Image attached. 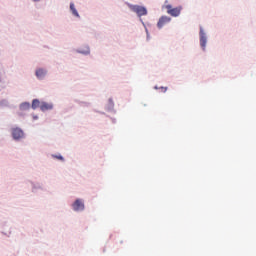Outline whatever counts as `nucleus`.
I'll list each match as a JSON object with an SVG mask.
<instances>
[{"instance_id": "f257e3e1", "label": "nucleus", "mask_w": 256, "mask_h": 256, "mask_svg": "<svg viewBox=\"0 0 256 256\" xmlns=\"http://www.w3.org/2000/svg\"><path fill=\"white\" fill-rule=\"evenodd\" d=\"M128 9L132 11V13H136L137 17L141 20V17H147L149 15V10L143 5L131 4L129 2L126 3Z\"/></svg>"}, {"instance_id": "f03ea898", "label": "nucleus", "mask_w": 256, "mask_h": 256, "mask_svg": "<svg viewBox=\"0 0 256 256\" xmlns=\"http://www.w3.org/2000/svg\"><path fill=\"white\" fill-rule=\"evenodd\" d=\"M10 136L15 143H21V141L26 137L25 131L19 126L10 128Z\"/></svg>"}, {"instance_id": "7ed1b4c3", "label": "nucleus", "mask_w": 256, "mask_h": 256, "mask_svg": "<svg viewBox=\"0 0 256 256\" xmlns=\"http://www.w3.org/2000/svg\"><path fill=\"white\" fill-rule=\"evenodd\" d=\"M71 208L75 213H82V211H85V201L81 198H76L71 204Z\"/></svg>"}, {"instance_id": "20e7f679", "label": "nucleus", "mask_w": 256, "mask_h": 256, "mask_svg": "<svg viewBox=\"0 0 256 256\" xmlns=\"http://www.w3.org/2000/svg\"><path fill=\"white\" fill-rule=\"evenodd\" d=\"M164 7L167 9V13L168 15H171V17H179V15H181V11H183V6L173 8V5L168 4Z\"/></svg>"}, {"instance_id": "39448f33", "label": "nucleus", "mask_w": 256, "mask_h": 256, "mask_svg": "<svg viewBox=\"0 0 256 256\" xmlns=\"http://www.w3.org/2000/svg\"><path fill=\"white\" fill-rule=\"evenodd\" d=\"M47 69L43 67H38L35 69L34 75L38 81H45V78L47 77Z\"/></svg>"}, {"instance_id": "423d86ee", "label": "nucleus", "mask_w": 256, "mask_h": 256, "mask_svg": "<svg viewBox=\"0 0 256 256\" xmlns=\"http://www.w3.org/2000/svg\"><path fill=\"white\" fill-rule=\"evenodd\" d=\"M172 18L167 15H163L158 19V22L156 24L157 29H163L165 25H169L171 23Z\"/></svg>"}, {"instance_id": "0eeeda50", "label": "nucleus", "mask_w": 256, "mask_h": 256, "mask_svg": "<svg viewBox=\"0 0 256 256\" xmlns=\"http://www.w3.org/2000/svg\"><path fill=\"white\" fill-rule=\"evenodd\" d=\"M55 108V105L53 104V102H46V101H41V105H40V111H42V113H47V111H53V109Z\"/></svg>"}, {"instance_id": "6e6552de", "label": "nucleus", "mask_w": 256, "mask_h": 256, "mask_svg": "<svg viewBox=\"0 0 256 256\" xmlns=\"http://www.w3.org/2000/svg\"><path fill=\"white\" fill-rule=\"evenodd\" d=\"M75 52L79 55H84L85 57H87V55H91V47H89V45H84L80 48H77Z\"/></svg>"}, {"instance_id": "1a4fd4ad", "label": "nucleus", "mask_w": 256, "mask_h": 256, "mask_svg": "<svg viewBox=\"0 0 256 256\" xmlns=\"http://www.w3.org/2000/svg\"><path fill=\"white\" fill-rule=\"evenodd\" d=\"M105 110L108 113H117V111H115V102L113 101V98L108 99V102L105 105Z\"/></svg>"}, {"instance_id": "9d476101", "label": "nucleus", "mask_w": 256, "mask_h": 256, "mask_svg": "<svg viewBox=\"0 0 256 256\" xmlns=\"http://www.w3.org/2000/svg\"><path fill=\"white\" fill-rule=\"evenodd\" d=\"M32 193H38L39 191H45L43 183L40 182H31Z\"/></svg>"}, {"instance_id": "9b49d317", "label": "nucleus", "mask_w": 256, "mask_h": 256, "mask_svg": "<svg viewBox=\"0 0 256 256\" xmlns=\"http://www.w3.org/2000/svg\"><path fill=\"white\" fill-rule=\"evenodd\" d=\"M200 45L202 49H205L207 45V36H205V32L203 31V29H200Z\"/></svg>"}, {"instance_id": "f8f14e48", "label": "nucleus", "mask_w": 256, "mask_h": 256, "mask_svg": "<svg viewBox=\"0 0 256 256\" xmlns=\"http://www.w3.org/2000/svg\"><path fill=\"white\" fill-rule=\"evenodd\" d=\"M30 108L33 109V111L39 108L41 109V100H39V98H34L30 104Z\"/></svg>"}, {"instance_id": "ddd939ff", "label": "nucleus", "mask_w": 256, "mask_h": 256, "mask_svg": "<svg viewBox=\"0 0 256 256\" xmlns=\"http://www.w3.org/2000/svg\"><path fill=\"white\" fill-rule=\"evenodd\" d=\"M70 13H72L73 17H76L77 19H81V15L79 14V11H77V8H75V3H70Z\"/></svg>"}, {"instance_id": "4468645a", "label": "nucleus", "mask_w": 256, "mask_h": 256, "mask_svg": "<svg viewBox=\"0 0 256 256\" xmlns=\"http://www.w3.org/2000/svg\"><path fill=\"white\" fill-rule=\"evenodd\" d=\"M29 109H31V103L30 102H22L19 105V110L20 111H29Z\"/></svg>"}, {"instance_id": "2eb2a0df", "label": "nucleus", "mask_w": 256, "mask_h": 256, "mask_svg": "<svg viewBox=\"0 0 256 256\" xmlns=\"http://www.w3.org/2000/svg\"><path fill=\"white\" fill-rule=\"evenodd\" d=\"M140 22L142 23L144 29H145V33H146V41H149L151 39V35L149 34V29H147V25L145 24V22L143 21V19H140Z\"/></svg>"}, {"instance_id": "dca6fc26", "label": "nucleus", "mask_w": 256, "mask_h": 256, "mask_svg": "<svg viewBox=\"0 0 256 256\" xmlns=\"http://www.w3.org/2000/svg\"><path fill=\"white\" fill-rule=\"evenodd\" d=\"M75 103H77V105H79L80 107H91V103L90 102H85V101H81V100H75Z\"/></svg>"}, {"instance_id": "f3484780", "label": "nucleus", "mask_w": 256, "mask_h": 256, "mask_svg": "<svg viewBox=\"0 0 256 256\" xmlns=\"http://www.w3.org/2000/svg\"><path fill=\"white\" fill-rule=\"evenodd\" d=\"M52 158L53 159H58V161H65V157H63V155L61 154H52Z\"/></svg>"}, {"instance_id": "a211bd4d", "label": "nucleus", "mask_w": 256, "mask_h": 256, "mask_svg": "<svg viewBox=\"0 0 256 256\" xmlns=\"http://www.w3.org/2000/svg\"><path fill=\"white\" fill-rule=\"evenodd\" d=\"M0 107H9V100L7 99L0 100Z\"/></svg>"}, {"instance_id": "6ab92c4d", "label": "nucleus", "mask_w": 256, "mask_h": 256, "mask_svg": "<svg viewBox=\"0 0 256 256\" xmlns=\"http://www.w3.org/2000/svg\"><path fill=\"white\" fill-rule=\"evenodd\" d=\"M159 89L162 90V93H167V89L169 88L165 86H160Z\"/></svg>"}, {"instance_id": "aec40b11", "label": "nucleus", "mask_w": 256, "mask_h": 256, "mask_svg": "<svg viewBox=\"0 0 256 256\" xmlns=\"http://www.w3.org/2000/svg\"><path fill=\"white\" fill-rule=\"evenodd\" d=\"M32 119H33V121H37V120H39V116L36 114H32Z\"/></svg>"}, {"instance_id": "412c9836", "label": "nucleus", "mask_w": 256, "mask_h": 256, "mask_svg": "<svg viewBox=\"0 0 256 256\" xmlns=\"http://www.w3.org/2000/svg\"><path fill=\"white\" fill-rule=\"evenodd\" d=\"M112 123L115 125V123H117V119L113 118V117H110Z\"/></svg>"}, {"instance_id": "4be33fe9", "label": "nucleus", "mask_w": 256, "mask_h": 256, "mask_svg": "<svg viewBox=\"0 0 256 256\" xmlns=\"http://www.w3.org/2000/svg\"><path fill=\"white\" fill-rule=\"evenodd\" d=\"M42 0H31L32 3H41Z\"/></svg>"}, {"instance_id": "5701e85b", "label": "nucleus", "mask_w": 256, "mask_h": 256, "mask_svg": "<svg viewBox=\"0 0 256 256\" xmlns=\"http://www.w3.org/2000/svg\"><path fill=\"white\" fill-rule=\"evenodd\" d=\"M99 114H100V115H107V114H106L105 112H103V111H100Z\"/></svg>"}, {"instance_id": "b1692460", "label": "nucleus", "mask_w": 256, "mask_h": 256, "mask_svg": "<svg viewBox=\"0 0 256 256\" xmlns=\"http://www.w3.org/2000/svg\"><path fill=\"white\" fill-rule=\"evenodd\" d=\"M154 89H155L156 91L159 90V86L155 85V86H154Z\"/></svg>"}, {"instance_id": "393cba45", "label": "nucleus", "mask_w": 256, "mask_h": 256, "mask_svg": "<svg viewBox=\"0 0 256 256\" xmlns=\"http://www.w3.org/2000/svg\"><path fill=\"white\" fill-rule=\"evenodd\" d=\"M94 113H99L100 111L97 109H93Z\"/></svg>"}, {"instance_id": "a878e982", "label": "nucleus", "mask_w": 256, "mask_h": 256, "mask_svg": "<svg viewBox=\"0 0 256 256\" xmlns=\"http://www.w3.org/2000/svg\"><path fill=\"white\" fill-rule=\"evenodd\" d=\"M2 235H6V237H9V235H7V233L5 232H2Z\"/></svg>"}, {"instance_id": "bb28decb", "label": "nucleus", "mask_w": 256, "mask_h": 256, "mask_svg": "<svg viewBox=\"0 0 256 256\" xmlns=\"http://www.w3.org/2000/svg\"><path fill=\"white\" fill-rule=\"evenodd\" d=\"M167 3H169V1H168V0H165V4H167Z\"/></svg>"}, {"instance_id": "cd10ccee", "label": "nucleus", "mask_w": 256, "mask_h": 256, "mask_svg": "<svg viewBox=\"0 0 256 256\" xmlns=\"http://www.w3.org/2000/svg\"><path fill=\"white\" fill-rule=\"evenodd\" d=\"M18 115L21 117V115H23V113H19Z\"/></svg>"}]
</instances>
